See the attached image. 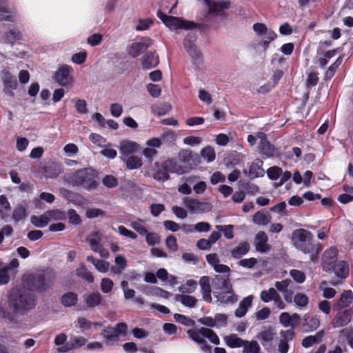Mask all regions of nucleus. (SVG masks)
<instances>
[{
  "mask_svg": "<svg viewBox=\"0 0 353 353\" xmlns=\"http://www.w3.org/2000/svg\"><path fill=\"white\" fill-rule=\"evenodd\" d=\"M187 334L190 339L199 344L201 350L206 353H212V346L207 343L204 338L208 339L214 345L220 343L218 335L210 328L202 327L198 330H188Z\"/></svg>",
  "mask_w": 353,
  "mask_h": 353,
  "instance_id": "20e7f679",
  "label": "nucleus"
},
{
  "mask_svg": "<svg viewBox=\"0 0 353 353\" xmlns=\"http://www.w3.org/2000/svg\"><path fill=\"white\" fill-rule=\"evenodd\" d=\"M152 178L158 181L164 182L170 179L167 170L163 168V161L155 162L152 168Z\"/></svg>",
  "mask_w": 353,
  "mask_h": 353,
  "instance_id": "412c9836",
  "label": "nucleus"
},
{
  "mask_svg": "<svg viewBox=\"0 0 353 353\" xmlns=\"http://www.w3.org/2000/svg\"><path fill=\"white\" fill-rule=\"evenodd\" d=\"M250 244L246 241H243L231 250V255L234 259H240L242 256L246 254L250 251Z\"/></svg>",
  "mask_w": 353,
  "mask_h": 353,
  "instance_id": "7c9ffc66",
  "label": "nucleus"
},
{
  "mask_svg": "<svg viewBox=\"0 0 353 353\" xmlns=\"http://www.w3.org/2000/svg\"><path fill=\"white\" fill-rule=\"evenodd\" d=\"M323 335L324 332L321 330L318 332L315 335L305 337L302 340L301 344L304 347L308 348L312 346L314 344L321 342Z\"/></svg>",
  "mask_w": 353,
  "mask_h": 353,
  "instance_id": "2f4dec72",
  "label": "nucleus"
},
{
  "mask_svg": "<svg viewBox=\"0 0 353 353\" xmlns=\"http://www.w3.org/2000/svg\"><path fill=\"white\" fill-rule=\"evenodd\" d=\"M159 62L158 56H156L153 52L145 53L141 58L142 68L145 70L154 68L159 64Z\"/></svg>",
  "mask_w": 353,
  "mask_h": 353,
  "instance_id": "393cba45",
  "label": "nucleus"
},
{
  "mask_svg": "<svg viewBox=\"0 0 353 353\" xmlns=\"http://www.w3.org/2000/svg\"><path fill=\"white\" fill-rule=\"evenodd\" d=\"M152 44V41L150 38L147 37H142L139 41L134 42L128 46L127 47V52L132 58H136L144 52Z\"/></svg>",
  "mask_w": 353,
  "mask_h": 353,
  "instance_id": "9d476101",
  "label": "nucleus"
},
{
  "mask_svg": "<svg viewBox=\"0 0 353 353\" xmlns=\"http://www.w3.org/2000/svg\"><path fill=\"white\" fill-rule=\"evenodd\" d=\"M97 172L92 168L79 169L73 173L65 176V180L68 183L77 186H82L87 190H93L97 189L98 182L97 181Z\"/></svg>",
  "mask_w": 353,
  "mask_h": 353,
  "instance_id": "7ed1b4c3",
  "label": "nucleus"
},
{
  "mask_svg": "<svg viewBox=\"0 0 353 353\" xmlns=\"http://www.w3.org/2000/svg\"><path fill=\"white\" fill-rule=\"evenodd\" d=\"M101 240V234L97 231L92 232L87 238V241L90 243L91 250L94 252H98L99 250L103 247L100 244Z\"/></svg>",
  "mask_w": 353,
  "mask_h": 353,
  "instance_id": "c756f323",
  "label": "nucleus"
},
{
  "mask_svg": "<svg viewBox=\"0 0 353 353\" xmlns=\"http://www.w3.org/2000/svg\"><path fill=\"white\" fill-rule=\"evenodd\" d=\"M224 341L227 345L232 348L243 347L244 345L243 339L238 337L236 334H232L224 337Z\"/></svg>",
  "mask_w": 353,
  "mask_h": 353,
  "instance_id": "58836bf2",
  "label": "nucleus"
},
{
  "mask_svg": "<svg viewBox=\"0 0 353 353\" xmlns=\"http://www.w3.org/2000/svg\"><path fill=\"white\" fill-rule=\"evenodd\" d=\"M152 23L153 21L150 19H141L139 20L138 24L136 26L135 29L137 31L148 30Z\"/></svg>",
  "mask_w": 353,
  "mask_h": 353,
  "instance_id": "69168bd1",
  "label": "nucleus"
},
{
  "mask_svg": "<svg viewBox=\"0 0 353 353\" xmlns=\"http://www.w3.org/2000/svg\"><path fill=\"white\" fill-rule=\"evenodd\" d=\"M263 163L261 160L257 159L251 164L249 170L250 179L261 177L264 175L265 171L263 168Z\"/></svg>",
  "mask_w": 353,
  "mask_h": 353,
  "instance_id": "cd10ccee",
  "label": "nucleus"
},
{
  "mask_svg": "<svg viewBox=\"0 0 353 353\" xmlns=\"http://www.w3.org/2000/svg\"><path fill=\"white\" fill-rule=\"evenodd\" d=\"M292 241L294 246L304 252L310 254V260L314 261L319 252L321 251V247L319 244L313 243L312 234L304 229H296L292 234Z\"/></svg>",
  "mask_w": 353,
  "mask_h": 353,
  "instance_id": "f03ea898",
  "label": "nucleus"
},
{
  "mask_svg": "<svg viewBox=\"0 0 353 353\" xmlns=\"http://www.w3.org/2000/svg\"><path fill=\"white\" fill-rule=\"evenodd\" d=\"M197 288V282L194 280H188L179 287V291L183 294L193 293Z\"/></svg>",
  "mask_w": 353,
  "mask_h": 353,
  "instance_id": "ea45409f",
  "label": "nucleus"
},
{
  "mask_svg": "<svg viewBox=\"0 0 353 353\" xmlns=\"http://www.w3.org/2000/svg\"><path fill=\"white\" fill-rule=\"evenodd\" d=\"M68 216L70 223L74 225H79L81 223V219L79 214H77L76 211L73 209H70L68 211Z\"/></svg>",
  "mask_w": 353,
  "mask_h": 353,
  "instance_id": "774afa93",
  "label": "nucleus"
},
{
  "mask_svg": "<svg viewBox=\"0 0 353 353\" xmlns=\"http://www.w3.org/2000/svg\"><path fill=\"white\" fill-rule=\"evenodd\" d=\"M174 319L177 323H179L185 326H194L195 325L194 320L181 314H174Z\"/></svg>",
  "mask_w": 353,
  "mask_h": 353,
  "instance_id": "8fccbe9b",
  "label": "nucleus"
},
{
  "mask_svg": "<svg viewBox=\"0 0 353 353\" xmlns=\"http://www.w3.org/2000/svg\"><path fill=\"white\" fill-rule=\"evenodd\" d=\"M268 237L265 232H259L254 238V246L256 250L261 253H266L270 249V246L268 244Z\"/></svg>",
  "mask_w": 353,
  "mask_h": 353,
  "instance_id": "6ab92c4d",
  "label": "nucleus"
},
{
  "mask_svg": "<svg viewBox=\"0 0 353 353\" xmlns=\"http://www.w3.org/2000/svg\"><path fill=\"white\" fill-rule=\"evenodd\" d=\"M163 168L165 169L168 174L171 172L180 175L187 172V170L182 167L179 161L174 159H168L163 161Z\"/></svg>",
  "mask_w": 353,
  "mask_h": 353,
  "instance_id": "aec40b11",
  "label": "nucleus"
},
{
  "mask_svg": "<svg viewBox=\"0 0 353 353\" xmlns=\"http://www.w3.org/2000/svg\"><path fill=\"white\" fill-rule=\"evenodd\" d=\"M1 265L2 263L0 261V266H1ZM10 268L8 265L0 267V285H6L10 281Z\"/></svg>",
  "mask_w": 353,
  "mask_h": 353,
  "instance_id": "09e8293b",
  "label": "nucleus"
},
{
  "mask_svg": "<svg viewBox=\"0 0 353 353\" xmlns=\"http://www.w3.org/2000/svg\"><path fill=\"white\" fill-rule=\"evenodd\" d=\"M119 148L121 157H127L139 150V145L136 142L130 140L122 141Z\"/></svg>",
  "mask_w": 353,
  "mask_h": 353,
  "instance_id": "5701e85b",
  "label": "nucleus"
},
{
  "mask_svg": "<svg viewBox=\"0 0 353 353\" xmlns=\"http://www.w3.org/2000/svg\"><path fill=\"white\" fill-rule=\"evenodd\" d=\"M305 321L306 322L305 325L304 326L307 327L306 331L310 330H314L317 329L320 325V322L318 318L313 316L310 319L305 317Z\"/></svg>",
  "mask_w": 353,
  "mask_h": 353,
  "instance_id": "5fc2aeb1",
  "label": "nucleus"
},
{
  "mask_svg": "<svg viewBox=\"0 0 353 353\" xmlns=\"http://www.w3.org/2000/svg\"><path fill=\"white\" fill-rule=\"evenodd\" d=\"M281 174L282 169L276 166L271 167L267 170L268 176L271 180H276Z\"/></svg>",
  "mask_w": 353,
  "mask_h": 353,
  "instance_id": "e2e57ef3",
  "label": "nucleus"
},
{
  "mask_svg": "<svg viewBox=\"0 0 353 353\" xmlns=\"http://www.w3.org/2000/svg\"><path fill=\"white\" fill-rule=\"evenodd\" d=\"M165 245L168 249L172 252H176L178 246L176 243V239L173 235H170L166 238Z\"/></svg>",
  "mask_w": 353,
  "mask_h": 353,
  "instance_id": "338daca9",
  "label": "nucleus"
},
{
  "mask_svg": "<svg viewBox=\"0 0 353 353\" xmlns=\"http://www.w3.org/2000/svg\"><path fill=\"white\" fill-rule=\"evenodd\" d=\"M257 264V259L255 258H249V259H241L238 262V265L243 268H245L248 269L253 268Z\"/></svg>",
  "mask_w": 353,
  "mask_h": 353,
  "instance_id": "052dcab7",
  "label": "nucleus"
},
{
  "mask_svg": "<svg viewBox=\"0 0 353 353\" xmlns=\"http://www.w3.org/2000/svg\"><path fill=\"white\" fill-rule=\"evenodd\" d=\"M332 270L340 278H345L348 275L349 270L345 262L341 261L335 263Z\"/></svg>",
  "mask_w": 353,
  "mask_h": 353,
  "instance_id": "c9c22d12",
  "label": "nucleus"
},
{
  "mask_svg": "<svg viewBox=\"0 0 353 353\" xmlns=\"http://www.w3.org/2000/svg\"><path fill=\"white\" fill-rule=\"evenodd\" d=\"M103 184L108 188H113L118 185V180L113 175H105L102 179Z\"/></svg>",
  "mask_w": 353,
  "mask_h": 353,
  "instance_id": "6e6d98bb",
  "label": "nucleus"
},
{
  "mask_svg": "<svg viewBox=\"0 0 353 353\" xmlns=\"http://www.w3.org/2000/svg\"><path fill=\"white\" fill-rule=\"evenodd\" d=\"M113 285L114 283L111 279L108 278L102 279L101 282V290L103 293H108L112 290Z\"/></svg>",
  "mask_w": 353,
  "mask_h": 353,
  "instance_id": "0e129e2a",
  "label": "nucleus"
},
{
  "mask_svg": "<svg viewBox=\"0 0 353 353\" xmlns=\"http://www.w3.org/2000/svg\"><path fill=\"white\" fill-rule=\"evenodd\" d=\"M212 286L214 290H219L223 293L229 292L231 288L228 276L225 277L221 275H216L214 278Z\"/></svg>",
  "mask_w": 353,
  "mask_h": 353,
  "instance_id": "b1692460",
  "label": "nucleus"
},
{
  "mask_svg": "<svg viewBox=\"0 0 353 353\" xmlns=\"http://www.w3.org/2000/svg\"><path fill=\"white\" fill-rule=\"evenodd\" d=\"M83 300L88 307L99 305L102 301V295L99 292H91L83 295Z\"/></svg>",
  "mask_w": 353,
  "mask_h": 353,
  "instance_id": "bb28decb",
  "label": "nucleus"
},
{
  "mask_svg": "<svg viewBox=\"0 0 353 353\" xmlns=\"http://www.w3.org/2000/svg\"><path fill=\"white\" fill-rule=\"evenodd\" d=\"M8 305L14 314L24 315L35 307L37 297L30 289L14 288L8 293Z\"/></svg>",
  "mask_w": 353,
  "mask_h": 353,
  "instance_id": "f257e3e1",
  "label": "nucleus"
},
{
  "mask_svg": "<svg viewBox=\"0 0 353 353\" xmlns=\"http://www.w3.org/2000/svg\"><path fill=\"white\" fill-rule=\"evenodd\" d=\"M243 353H259L261 347L256 341H244Z\"/></svg>",
  "mask_w": 353,
  "mask_h": 353,
  "instance_id": "37998d69",
  "label": "nucleus"
},
{
  "mask_svg": "<svg viewBox=\"0 0 353 353\" xmlns=\"http://www.w3.org/2000/svg\"><path fill=\"white\" fill-rule=\"evenodd\" d=\"M336 316L332 321V325L334 327H340L346 325L351 319L352 311L350 308L339 310Z\"/></svg>",
  "mask_w": 353,
  "mask_h": 353,
  "instance_id": "f3484780",
  "label": "nucleus"
},
{
  "mask_svg": "<svg viewBox=\"0 0 353 353\" xmlns=\"http://www.w3.org/2000/svg\"><path fill=\"white\" fill-rule=\"evenodd\" d=\"M290 275L298 283H303L305 280L304 272L299 270H291L290 271Z\"/></svg>",
  "mask_w": 353,
  "mask_h": 353,
  "instance_id": "4d7b16f0",
  "label": "nucleus"
},
{
  "mask_svg": "<svg viewBox=\"0 0 353 353\" xmlns=\"http://www.w3.org/2000/svg\"><path fill=\"white\" fill-rule=\"evenodd\" d=\"M277 293L278 290L276 288H270L261 292L260 299L264 303H269L274 300Z\"/></svg>",
  "mask_w": 353,
  "mask_h": 353,
  "instance_id": "79ce46f5",
  "label": "nucleus"
},
{
  "mask_svg": "<svg viewBox=\"0 0 353 353\" xmlns=\"http://www.w3.org/2000/svg\"><path fill=\"white\" fill-rule=\"evenodd\" d=\"M60 301L64 307H72L77 304L78 296L74 292H69L61 296Z\"/></svg>",
  "mask_w": 353,
  "mask_h": 353,
  "instance_id": "473e14b6",
  "label": "nucleus"
},
{
  "mask_svg": "<svg viewBox=\"0 0 353 353\" xmlns=\"http://www.w3.org/2000/svg\"><path fill=\"white\" fill-rule=\"evenodd\" d=\"M121 159L125 163L127 168L130 170L137 169L142 165L141 158L137 156H128L127 157H121Z\"/></svg>",
  "mask_w": 353,
  "mask_h": 353,
  "instance_id": "e433bc0d",
  "label": "nucleus"
},
{
  "mask_svg": "<svg viewBox=\"0 0 353 353\" xmlns=\"http://www.w3.org/2000/svg\"><path fill=\"white\" fill-rule=\"evenodd\" d=\"M252 301V298L251 296L243 299L240 302L237 309L235 310V316L239 318L243 316L246 314V312L248 311V308L250 306H251Z\"/></svg>",
  "mask_w": 353,
  "mask_h": 353,
  "instance_id": "72a5a7b5",
  "label": "nucleus"
},
{
  "mask_svg": "<svg viewBox=\"0 0 353 353\" xmlns=\"http://www.w3.org/2000/svg\"><path fill=\"white\" fill-rule=\"evenodd\" d=\"M196 39L197 36L195 32H189L184 39L183 45L185 49L189 48L193 46H196L194 43L196 41Z\"/></svg>",
  "mask_w": 353,
  "mask_h": 353,
  "instance_id": "13d9d810",
  "label": "nucleus"
},
{
  "mask_svg": "<svg viewBox=\"0 0 353 353\" xmlns=\"http://www.w3.org/2000/svg\"><path fill=\"white\" fill-rule=\"evenodd\" d=\"M31 223L37 228H44L50 222L49 216L46 214L41 216L33 215L30 218Z\"/></svg>",
  "mask_w": 353,
  "mask_h": 353,
  "instance_id": "a19ab883",
  "label": "nucleus"
},
{
  "mask_svg": "<svg viewBox=\"0 0 353 353\" xmlns=\"http://www.w3.org/2000/svg\"><path fill=\"white\" fill-rule=\"evenodd\" d=\"M54 278L48 274H36L30 277L29 283L34 290L42 292L51 287Z\"/></svg>",
  "mask_w": 353,
  "mask_h": 353,
  "instance_id": "0eeeda50",
  "label": "nucleus"
},
{
  "mask_svg": "<svg viewBox=\"0 0 353 353\" xmlns=\"http://www.w3.org/2000/svg\"><path fill=\"white\" fill-rule=\"evenodd\" d=\"M201 154L203 159H207L208 162L213 161L215 159V152L212 147L207 146L204 148L201 152Z\"/></svg>",
  "mask_w": 353,
  "mask_h": 353,
  "instance_id": "864d4df0",
  "label": "nucleus"
},
{
  "mask_svg": "<svg viewBox=\"0 0 353 353\" xmlns=\"http://www.w3.org/2000/svg\"><path fill=\"white\" fill-rule=\"evenodd\" d=\"M233 225H216V229L219 232H223L224 236L228 239H232L234 237L233 234Z\"/></svg>",
  "mask_w": 353,
  "mask_h": 353,
  "instance_id": "3c124183",
  "label": "nucleus"
},
{
  "mask_svg": "<svg viewBox=\"0 0 353 353\" xmlns=\"http://www.w3.org/2000/svg\"><path fill=\"white\" fill-rule=\"evenodd\" d=\"M201 288V294L204 301L210 303L212 301L211 287L208 276H202L199 281Z\"/></svg>",
  "mask_w": 353,
  "mask_h": 353,
  "instance_id": "a878e982",
  "label": "nucleus"
},
{
  "mask_svg": "<svg viewBox=\"0 0 353 353\" xmlns=\"http://www.w3.org/2000/svg\"><path fill=\"white\" fill-rule=\"evenodd\" d=\"M77 275L85 279L90 283L94 282V277L92 273L85 268V265H81L77 270Z\"/></svg>",
  "mask_w": 353,
  "mask_h": 353,
  "instance_id": "49530a36",
  "label": "nucleus"
},
{
  "mask_svg": "<svg viewBox=\"0 0 353 353\" xmlns=\"http://www.w3.org/2000/svg\"><path fill=\"white\" fill-rule=\"evenodd\" d=\"M128 326L125 323H119L115 327L108 326L103 329L101 335L106 339V345H112L117 343L119 336H125Z\"/></svg>",
  "mask_w": 353,
  "mask_h": 353,
  "instance_id": "423d86ee",
  "label": "nucleus"
},
{
  "mask_svg": "<svg viewBox=\"0 0 353 353\" xmlns=\"http://www.w3.org/2000/svg\"><path fill=\"white\" fill-rule=\"evenodd\" d=\"M178 161L189 172L198 163L199 156L189 150H181L178 154Z\"/></svg>",
  "mask_w": 353,
  "mask_h": 353,
  "instance_id": "ddd939ff",
  "label": "nucleus"
},
{
  "mask_svg": "<svg viewBox=\"0 0 353 353\" xmlns=\"http://www.w3.org/2000/svg\"><path fill=\"white\" fill-rule=\"evenodd\" d=\"M257 137L259 139L258 145L259 152L263 157L272 158L279 156V150L268 140L267 135L265 132H258Z\"/></svg>",
  "mask_w": 353,
  "mask_h": 353,
  "instance_id": "6e6552de",
  "label": "nucleus"
},
{
  "mask_svg": "<svg viewBox=\"0 0 353 353\" xmlns=\"http://www.w3.org/2000/svg\"><path fill=\"white\" fill-rule=\"evenodd\" d=\"M157 17L163 23L170 29L182 28L185 30L193 29L199 27V24L192 21L183 20L179 17L168 16L161 10L157 11Z\"/></svg>",
  "mask_w": 353,
  "mask_h": 353,
  "instance_id": "39448f33",
  "label": "nucleus"
},
{
  "mask_svg": "<svg viewBox=\"0 0 353 353\" xmlns=\"http://www.w3.org/2000/svg\"><path fill=\"white\" fill-rule=\"evenodd\" d=\"M70 67L63 65L55 72L53 78L54 81L61 86H67L72 81V77L70 74Z\"/></svg>",
  "mask_w": 353,
  "mask_h": 353,
  "instance_id": "dca6fc26",
  "label": "nucleus"
},
{
  "mask_svg": "<svg viewBox=\"0 0 353 353\" xmlns=\"http://www.w3.org/2000/svg\"><path fill=\"white\" fill-rule=\"evenodd\" d=\"M27 209L23 205H17L12 212V218L16 222H19L26 216Z\"/></svg>",
  "mask_w": 353,
  "mask_h": 353,
  "instance_id": "a18cd8bd",
  "label": "nucleus"
},
{
  "mask_svg": "<svg viewBox=\"0 0 353 353\" xmlns=\"http://www.w3.org/2000/svg\"><path fill=\"white\" fill-rule=\"evenodd\" d=\"M253 30L256 35L262 39L266 40L274 41L277 34L272 30L268 28V27L262 23H256L253 25Z\"/></svg>",
  "mask_w": 353,
  "mask_h": 353,
  "instance_id": "a211bd4d",
  "label": "nucleus"
},
{
  "mask_svg": "<svg viewBox=\"0 0 353 353\" xmlns=\"http://www.w3.org/2000/svg\"><path fill=\"white\" fill-rule=\"evenodd\" d=\"M275 336L276 333L274 330L270 327L258 333L256 337L261 341L263 347L268 348L271 345Z\"/></svg>",
  "mask_w": 353,
  "mask_h": 353,
  "instance_id": "4be33fe9",
  "label": "nucleus"
},
{
  "mask_svg": "<svg viewBox=\"0 0 353 353\" xmlns=\"http://www.w3.org/2000/svg\"><path fill=\"white\" fill-rule=\"evenodd\" d=\"M182 203L192 214L208 212L212 210V205L210 203L199 201L190 197H184Z\"/></svg>",
  "mask_w": 353,
  "mask_h": 353,
  "instance_id": "1a4fd4ad",
  "label": "nucleus"
},
{
  "mask_svg": "<svg viewBox=\"0 0 353 353\" xmlns=\"http://www.w3.org/2000/svg\"><path fill=\"white\" fill-rule=\"evenodd\" d=\"M353 294L351 290L345 291L341 295L340 299L334 305L336 310L345 309L352 303Z\"/></svg>",
  "mask_w": 353,
  "mask_h": 353,
  "instance_id": "c85d7f7f",
  "label": "nucleus"
},
{
  "mask_svg": "<svg viewBox=\"0 0 353 353\" xmlns=\"http://www.w3.org/2000/svg\"><path fill=\"white\" fill-rule=\"evenodd\" d=\"M39 169L42 171L43 176L47 179L56 178L62 172L61 165L52 161L41 163L39 165Z\"/></svg>",
  "mask_w": 353,
  "mask_h": 353,
  "instance_id": "4468645a",
  "label": "nucleus"
},
{
  "mask_svg": "<svg viewBox=\"0 0 353 353\" xmlns=\"http://www.w3.org/2000/svg\"><path fill=\"white\" fill-rule=\"evenodd\" d=\"M337 254L338 250L336 248H331L324 252L322 259L323 270L331 271L333 265L338 262Z\"/></svg>",
  "mask_w": 353,
  "mask_h": 353,
  "instance_id": "2eb2a0df",
  "label": "nucleus"
},
{
  "mask_svg": "<svg viewBox=\"0 0 353 353\" xmlns=\"http://www.w3.org/2000/svg\"><path fill=\"white\" fill-rule=\"evenodd\" d=\"M87 342V339L83 336H72L70 337L69 343L72 349H77L84 345Z\"/></svg>",
  "mask_w": 353,
  "mask_h": 353,
  "instance_id": "603ef678",
  "label": "nucleus"
},
{
  "mask_svg": "<svg viewBox=\"0 0 353 353\" xmlns=\"http://www.w3.org/2000/svg\"><path fill=\"white\" fill-rule=\"evenodd\" d=\"M293 303L296 307L304 308L308 305L309 298L305 294L298 292L294 296Z\"/></svg>",
  "mask_w": 353,
  "mask_h": 353,
  "instance_id": "c03bdc74",
  "label": "nucleus"
},
{
  "mask_svg": "<svg viewBox=\"0 0 353 353\" xmlns=\"http://www.w3.org/2000/svg\"><path fill=\"white\" fill-rule=\"evenodd\" d=\"M21 39V33L17 29H12L7 34V40L12 44H13L15 41L20 40Z\"/></svg>",
  "mask_w": 353,
  "mask_h": 353,
  "instance_id": "680f3d73",
  "label": "nucleus"
},
{
  "mask_svg": "<svg viewBox=\"0 0 353 353\" xmlns=\"http://www.w3.org/2000/svg\"><path fill=\"white\" fill-rule=\"evenodd\" d=\"M174 299L181 302L184 306L190 308L194 307L197 303V299L194 296L186 294H176Z\"/></svg>",
  "mask_w": 353,
  "mask_h": 353,
  "instance_id": "f704fd0d",
  "label": "nucleus"
},
{
  "mask_svg": "<svg viewBox=\"0 0 353 353\" xmlns=\"http://www.w3.org/2000/svg\"><path fill=\"white\" fill-rule=\"evenodd\" d=\"M188 54L195 62H199L201 59V53L198 50L196 46H193L189 48L185 49Z\"/></svg>",
  "mask_w": 353,
  "mask_h": 353,
  "instance_id": "bf43d9fd",
  "label": "nucleus"
},
{
  "mask_svg": "<svg viewBox=\"0 0 353 353\" xmlns=\"http://www.w3.org/2000/svg\"><path fill=\"white\" fill-rule=\"evenodd\" d=\"M253 222L259 225H267L271 221V216L263 211H258L253 215Z\"/></svg>",
  "mask_w": 353,
  "mask_h": 353,
  "instance_id": "4c0bfd02",
  "label": "nucleus"
},
{
  "mask_svg": "<svg viewBox=\"0 0 353 353\" xmlns=\"http://www.w3.org/2000/svg\"><path fill=\"white\" fill-rule=\"evenodd\" d=\"M171 108L172 106L170 104L165 103L161 105L152 106V112L154 114L161 117L167 114L171 110Z\"/></svg>",
  "mask_w": 353,
  "mask_h": 353,
  "instance_id": "de8ad7c7",
  "label": "nucleus"
},
{
  "mask_svg": "<svg viewBox=\"0 0 353 353\" xmlns=\"http://www.w3.org/2000/svg\"><path fill=\"white\" fill-rule=\"evenodd\" d=\"M292 281L289 279L274 283V287L279 292L283 294L285 301L290 304L293 303L294 296V290L295 288L292 286Z\"/></svg>",
  "mask_w": 353,
  "mask_h": 353,
  "instance_id": "f8f14e48",
  "label": "nucleus"
},
{
  "mask_svg": "<svg viewBox=\"0 0 353 353\" xmlns=\"http://www.w3.org/2000/svg\"><path fill=\"white\" fill-rule=\"evenodd\" d=\"M2 81L3 85V93L10 97H14V90H16L18 86L16 77L12 75L8 70L4 69L2 71Z\"/></svg>",
  "mask_w": 353,
  "mask_h": 353,
  "instance_id": "9b49d317",
  "label": "nucleus"
}]
</instances>
